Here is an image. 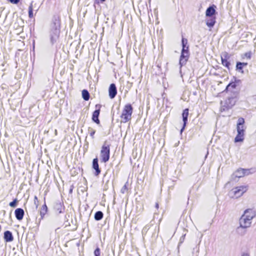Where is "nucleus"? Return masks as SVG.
<instances>
[{
    "label": "nucleus",
    "instance_id": "obj_5",
    "mask_svg": "<svg viewBox=\"0 0 256 256\" xmlns=\"http://www.w3.org/2000/svg\"><path fill=\"white\" fill-rule=\"evenodd\" d=\"M252 222L250 221L244 216H242L239 220L240 226L238 227L236 230L238 232L240 228H247L250 227Z\"/></svg>",
    "mask_w": 256,
    "mask_h": 256
},
{
    "label": "nucleus",
    "instance_id": "obj_15",
    "mask_svg": "<svg viewBox=\"0 0 256 256\" xmlns=\"http://www.w3.org/2000/svg\"><path fill=\"white\" fill-rule=\"evenodd\" d=\"M100 113V109L99 108L98 109L95 110L92 114V120L94 122H95L97 124H100V120L98 119Z\"/></svg>",
    "mask_w": 256,
    "mask_h": 256
},
{
    "label": "nucleus",
    "instance_id": "obj_33",
    "mask_svg": "<svg viewBox=\"0 0 256 256\" xmlns=\"http://www.w3.org/2000/svg\"><path fill=\"white\" fill-rule=\"evenodd\" d=\"M100 249L98 248H97L94 252V254L95 256H100Z\"/></svg>",
    "mask_w": 256,
    "mask_h": 256
},
{
    "label": "nucleus",
    "instance_id": "obj_38",
    "mask_svg": "<svg viewBox=\"0 0 256 256\" xmlns=\"http://www.w3.org/2000/svg\"><path fill=\"white\" fill-rule=\"evenodd\" d=\"M241 256H250L249 254L248 253H243Z\"/></svg>",
    "mask_w": 256,
    "mask_h": 256
},
{
    "label": "nucleus",
    "instance_id": "obj_34",
    "mask_svg": "<svg viewBox=\"0 0 256 256\" xmlns=\"http://www.w3.org/2000/svg\"><path fill=\"white\" fill-rule=\"evenodd\" d=\"M251 54H252L251 52H246L244 54V56L246 58L250 60L251 58Z\"/></svg>",
    "mask_w": 256,
    "mask_h": 256
},
{
    "label": "nucleus",
    "instance_id": "obj_26",
    "mask_svg": "<svg viewBox=\"0 0 256 256\" xmlns=\"http://www.w3.org/2000/svg\"><path fill=\"white\" fill-rule=\"evenodd\" d=\"M128 182H126L124 185L122 187V188H121L120 190V192L122 193V194H124L128 190Z\"/></svg>",
    "mask_w": 256,
    "mask_h": 256
},
{
    "label": "nucleus",
    "instance_id": "obj_11",
    "mask_svg": "<svg viewBox=\"0 0 256 256\" xmlns=\"http://www.w3.org/2000/svg\"><path fill=\"white\" fill-rule=\"evenodd\" d=\"M188 109L186 108L184 110L182 114V120L184 122V125L182 128L180 130V133L182 134L184 130V129L185 126L188 121Z\"/></svg>",
    "mask_w": 256,
    "mask_h": 256
},
{
    "label": "nucleus",
    "instance_id": "obj_13",
    "mask_svg": "<svg viewBox=\"0 0 256 256\" xmlns=\"http://www.w3.org/2000/svg\"><path fill=\"white\" fill-rule=\"evenodd\" d=\"M16 218L18 220H22L24 216V210L21 208H16L14 212Z\"/></svg>",
    "mask_w": 256,
    "mask_h": 256
},
{
    "label": "nucleus",
    "instance_id": "obj_31",
    "mask_svg": "<svg viewBox=\"0 0 256 256\" xmlns=\"http://www.w3.org/2000/svg\"><path fill=\"white\" fill-rule=\"evenodd\" d=\"M236 68L237 70H242L243 68V66H242V64L241 62H238L236 63Z\"/></svg>",
    "mask_w": 256,
    "mask_h": 256
},
{
    "label": "nucleus",
    "instance_id": "obj_40",
    "mask_svg": "<svg viewBox=\"0 0 256 256\" xmlns=\"http://www.w3.org/2000/svg\"><path fill=\"white\" fill-rule=\"evenodd\" d=\"M156 208H158V203H156Z\"/></svg>",
    "mask_w": 256,
    "mask_h": 256
},
{
    "label": "nucleus",
    "instance_id": "obj_23",
    "mask_svg": "<svg viewBox=\"0 0 256 256\" xmlns=\"http://www.w3.org/2000/svg\"><path fill=\"white\" fill-rule=\"evenodd\" d=\"M82 97L85 100H89L90 94L87 90H84L82 91Z\"/></svg>",
    "mask_w": 256,
    "mask_h": 256
},
{
    "label": "nucleus",
    "instance_id": "obj_41",
    "mask_svg": "<svg viewBox=\"0 0 256 256\" xmlns=\"http://www.w3.org/2000/svg\"><path fill=\"white\" fill-rule=\"evenodd\" d=\"M100 0V2H104V1H105V0Z\"/></svg>",
    "mask_w": 256,
    "mask_h": 256
},
{
    "label": "nucleus",
    "instance_id": "obj_14",
    "mask_svg": "<svg viewBox=\"0 0 256 256\" xmlns=\"http://www.w3.org/2000/svg\"><path fill=\"white\" fill-rule=\"evenodd\" d=\"M243 214L254 218L256 216V210L254 208H247Z\"/></svg>",
    "mask_w": 256,
    "mask_h": 256
},
{
    "label": "nucleus",
    "instance_id": "obj_16",
    "mask_svg": "<svg viewBox=\"0 0 256 256\" xmlns=\"http://www.w3.org/2000/svg\"><path fill=\"white\" fill-rule=\"evenodd\" d=\"M4 239L6 242H12L14 240V237L12 233L9 231L6 230L4 232Z\"/></svg>",
    "mask_w": 256,
    "mask_h": 256
},
{
    "label": "nucleus",
    "instance_id": "obj_7",
    "mask_svg": "<svg viewBox=\"0 0 256 256\" xmlns=\"http://www.w3.org/2000/svg\"><path fill=\"white\" fill-rule=\"evenodd\" d=\"M250 170L248 169L238 168L234 174L233 176L236 178H242L246 175H248Z\"/></svg>",
    "mask_w": 256,
    "mask_h": 256
},
{
    "label": "nucleus",
    "instance_id": "obj_24",
    "mask_svg": "<svg viewBox=\"0 0 256 256\" xmlns=\"http://www.w3.org/2000/svg\"><path fill=\"white\" fill-rule=\"evenodd\" d=\"M47 209H48V208H47V206H46V204H44L42 206V208H41V210L40 212V216H41L42 218L45 215V214L46 213Z\"/></svg>",
    "mask_w": 256,
    "mask_h": 256
},
{
    "label": "nucleus",
    "instance_id": "obj_39",
    "mask_svg": "<svg viewBox=\"0 0 256 256\" xmlns=\"http://www.w3.org/2000/svg\"><path fill=\"white\" fill-rule=\"evenodd\" d=\"M242 66H243V67L244 66H247L248 64L247 63H245V62H242Z\"/></svg>",
    "mask_w": 256,
    "mask_h": 256
},
{
    "label": "nucleus",
    "instance_id": "obj_29",
    "mask_svg": "<svg viewBox=\"0 0 256 256\" xmlns=\"http://www.w3.org/2000/svg\"><path fill=\"white\" fill-rule=\"evenodd\" d=\"M88 130L90 136L92 138H94V134L96 133V130L92 128H88Z\"/></svg>",
    "mask_w": 256,
    "mask_h": 256
},
{
    "label": "nucleus",
    "instance_id": "obj_42",
    "mask_svg": "<svg viewBox=\"0 0 256 256\" xmlns=\"http://www.w3.org/2000/svg\"><path fill=\"white\" fill-rule=\"evenodd\" d=\"M56 132H57L56 130H55V133L56 134Z\"/></svg>",
    "mask_w": 256,
    "mask_h": 256
},
{
    "label": "nucleus",
    "instance_id": "obj_8",
    "mask_svg": "<svg viewBox=\"0 0 256 256\" xmlns=\"http://www.w3.org/2000/svg\"><path fill=\"white\" fill-rule=\"evenodd\" d=\"M189 57V52L187 51L182 50L181 55L180 56L179 64L180 67L184 65L188 60Z\"/></svg>",
    "mask_w": 256,
    "mask_h": 256
},
{
    "label": "nucleus",
    "instance_id": "obj_28",
    "mask_svg": "<svg viewBox=\"0 0 256 256\" xmlns=\"http://www.w3.org/2000/svg\"><path fill=\"white\" fill-rule=\"evenodd\" d=\"M244 120L242 118H240L238 120L236 126H244Z\"/></svg>",
    "mask_w": 256,
    "mask_h": 256
},
{
    "label": "nucleus",
    "instance_id": "obj_21",
    "mask_svg": "<svg viewBox=\"0 0 256 256\" xmlns=\"http://www.w3.org/2000/svg\"><path fill=\"white\" fill-rule=\"evenodd\" d=\"M216 23L215 18H212L210 20H208L206 21V24L210 28H212L214 26Z\"/></svg>",
    "mask_w": 256,
    "mask_h": 256
},
{
    "label": "nucleus",
    "instance_id": "obj_10",
    "mask_svg": "<svg viewBox=\"0 0 256 256\" xmlns=\"http://www.w3.org/2000/svg\"><path fill=\"white\" fill-rule=\"evenodd\" d=\"M228 54L226 52H224L221 56L222 64L228 68H230V62L228 60Z\"/></svg>",
    "mask_w": 256,
    "mask_h": 256
},
{
    "label": "nucleus",
    "instance_id": "obj_36",
    "mask_svg": "<svg viewBox=\"0 0 256 256\" xmlns=\"http://www.w3.org/2000/svg\"><path fill=\"white\" fill-rule=\"evenodd\" d=\"M34 204L36 205V208H37L38 204V197L36 196H34Z\"/></svg>",
    "mask_w": 256,
    "mask_h": 256
},
{
    "label": "nucleus",
    "instance_id": "obj_1",
    "mask_svg": "<svg viewBox=\"0 0 256 256\" xmlns=\"http://www.w3.org/2000/svg\"><path fill=\"white\" fill-rule=\"evenodd\" d=\"M60 32V20L59 18H55L52 24L50 32V40L52 44H54L58 40Z\"/></svg>",
    "mask_w": 256,
    "mask_h": 256
},
{
    "label": "nucleus",
    "instance_id": "obj_27",
    "mask_svg": "<svg viewBox=\"0 0 256 256\" xmlns=\"http://www.w3.org/2000/svg\"><path fill=\"white\" fill-rule=\"evenodd\" d=\"M28 16L30 18H32L34 16L32 3L30 4L28 7Z\"/></svg>",
    "mask_w": 256,
    "mask_h": 256
},
{
    "label": "nucleus",
    "instance_id": "obj_35",
    "mask_svg": "<svg viewBox=\"0 0 256 256\" xmlns=\"http://www.w3.org/2000/svg\"><path fill=\"white\" fill-rule=\"evenodd\" d=\"M12 4H18L20 0H7Z\"/></svg>",
    "mask_w": 256,
    "mask_h": 256
},
{
    "label": "nucleus",
    "instance_id": "obj_12",
    "mask_svg": "<svg viewBox=\"0 0 256 256\" xmlns=\"http://www.w3.org/2000/svg\"><path fill=\"white\" fill-rule=\"evenodd\" d=\"M92 168L96 170L95 175L98 176L100 172V170L99 168L98 158H95L93 160Z\"/></svg>",
    "mask_w": 256,
    "mask_h": 256
},
{
    "label": "nucleus",
    "instance_id": "obj_19",
    "mask_svg": "<svg viewBox=\"0 0 256 256\" xmlns=\"http://www.w3.org/2000/svg\"><path fill=\"white\" fill-rule=\"evenodd\" d=\"M244 134L242 133H238L234 138V142H242L244 140Z\"/></svg>",
    "mask_w": 256,
    "mask_h": 256
},
{
    "label": "nucleus",
    "instance_id": "obj_20",
    "mask_svg": "<svg viewBox=\"0 0 256 256\" xmlns=\"http://www.w3.org/2000/svg\"><path fill=\"white\" fill-rule=\"evenodd\" d=\"M182 50H184L188 52V46H186V44H188V40L184 38H182Z\"/></svg>",
    "mask_w": 256,
    "mask_h": 256
},
{
    "label": "nucleus",
    "instance_id": "obj_32",
    "mask_svg": "<svg viewBox=\"0 0 256 256\" xmlns=\"http://www.w3.org/2000/svg\"><path fill=\"white\" fill-rule=\"evenodd\" d=\"M230 87H232L233 88H234L236 87V84L235 82H231L228 84V85L226 86V90H228Z\"/></svg>",
    "mask_w": 256,
    "mask_h": 256
},
{
    "label": "nucleus",
    "instance_id": "obj_37",
    "mask_svg": "<svg viewBox=\"0 0 256 256\" xmlns=\"http://www.w3.org/2000/svg\"><path fill=\"white\" fill-rule=\"evenodd\" d=\"M242 216H244V217L246 218L250 222H252V219L254 218H252V216H248L247 215H245L244 214H242Z\"/></svg>",
    "mask_w": 256,
    "mask_h": 256
},
{
    "label": "nucleus",
    "instance_id": "obj_9",
    "mask_svg": "<svg viewBox=\"0 0 256 256\" xmlns=\"http://www.w3.org/2000/svg\"><path fill=\"white\" fill-rule=\"evenodd\" d=\"M117 94V89L116 84H110L108 88V95L110 98L112 99Z\"/></svg>",
    "mask_w": 256,
    "mask_h": 256
},
{
    "label": "nucleus",
    "instance_id": "obj_4",
    "mask_svg": "<svg viewBox=\"0 0 256 256\" xmlns=\"http://www.w3.org/2000/svg\"><path fill=\"white\" fill-rule=\"evenodd\" d=\"M102 162H106L108 161L110 156V145L105 142L102 145L100 153Z\"/></svg>",
    "mask_w": 256,
    "mask_h": 256
},
{
    "label": "nucleus",
    "instance_id": "obj_3",
    "mask_svg": "<svg viewBox=\"0 0 256 256\" xmlns=\"http://www.w3.org/2000/svg\"><path fill=\"white\" fill-rule=\"evenodd\" d=\"M133 108L130 104L124 106L120 115V122L126 123L132 120Z\"/></svg>",
    "mask_w": 256,
    "mask_h": 256
},
{
    "label": "nucleus",
    "instance_id": "obj_6",
    "mask_svg": "<svg viewBox=\"0 0 256 256\" xmlns=\"http://www.w3.org/2000/svg\"><path fill=\"white\" fill-rule=\"evenodd\" d=\"M247 186H240L232 189L234 196L236 198H240L248 190Z\"/></svg>",
    "mask_w": 256,
    "mask_h": 256
},
{
    "label": "nucleus",
    "instance_id": "obj_30",
    "mask_svg": "<svg viewBox=\"0 0 256 256\" xmlns=\"http://www.w3.org/2000/svg\"><path fill=\"white\" fill-rule=\"evenodd\" d=\"M17 202H18L17 199H14L13 201H12V202H10V203L9 205L10 206H11L12 208H14L16 206Z\"/></svg>",
    "mask_w": 256,
    "mask_h": 256
},
{
    "label": "nucleus",
    "instance_id": "obj_17",
    "mask_svg": "<svg viewBox=\"0 0 256 256\" xmlns=\"http://www.w3.org/2000/svg\"><path fill=\"white\" fill-rule=\"evenodd\" d=\"M216 6H211L208 7L206 12V16H212L216 12L215 8Z\"/></svg>",
    "mask_w": 256,
    "mask_h": 256
},
{
    "label": "nucleus",
    "instance_id": "obj_25",
    "mask_svg": "<svg viewBox=\"0 0 256 256\" xmlns=\"http://www.w3.org/2000/svg\"><path fill=\"white\" fill-rule=\"evenodd\" d=\"M236 130L238 133H242L244 134L245 128L244 126H236Z\"/></svg>",
    "mask_w": 256,
    "mask_h": 256
},
{
    "label": "nucleus",
    "instance_id": "obj_22",
    "mask_svg": "<svg viewBox=\"0 0 256 256\" xmlns=\"http://www.w3.org/2000/svg\"><path fill=\"white\" fill-rule=\"evenodd\" d=\"M103 213L101 211H98L94 214V219L96 220H100L103 218Z\"/></svg>",
    "mask_w": 256,
    "mask_h": 256
},
{
    "label": "nucleus",
    "instance_id": "obj_18",
    "mask_svg": "<svg viewBox=\"0 0 256 256\" xmlns=\"http://www.w3.org/2000/svg\"><path fill=\"white\" fill-rule=\"evenodd\" d=\"M54 210L58 214L63 212L64 208L62 206L61 203H56L54 206Z\"/></svg>",
    "mask_w": 256,
    "mask_h": 256
},
{
    "label": "nucleus",
    "instance_id": "obj_2",
    "mask_svg": "<svg viewBox=\"0 0 256 256\" xmlns=\"http://www.w3.org/2000/svg\"><path fill=\"white\" fill-rule=\"evenodd\" d=\"M238 99V94L233 92L224 101L221 102V110H226L232 108L235 105Z\"/></svg>",
    "mask_w": 256,
    "mask_h": 256
}]
</instances>
